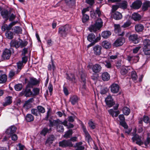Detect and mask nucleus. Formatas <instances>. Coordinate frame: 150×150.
Wrapping results in <instances>:
<instances>
[{
	"instance_id": "nucleus-1",
	"label": "nucleus",
	"mask_w": 150,
	"mask_h": 150,
	"mask_svg": "<svg viewBox=\"0 0 150 150\" xmlns=\"http://www.w3.org/2000/svg\"><path fill=\"white\" fill-rule=\"evenodd\" d=\"M102 23L101 19H98L94 25H92L89 27V30L91 32H95L102 26Z\"/></svg>"
},
{
	"instance_id": "nucleus-2",
	"label": "nucleus",
	"mask_w": 150,
	"mask_h": 150,
	"mask_svg": "<svg viewBox=\"0 0 150 150\" xmlns=\"http://www.w3.org/2000/svg\"><path fill=\"white\" fill-rule=\"evenodd\" d=\"M70 27L69 25H66L60 27L59 29L58 33L62 37H66L70 31Z\"/></svg>"
},
{
	"instance_id": "nucleus-3",
	"label": "nucleus",
	"mask_w": 150,
	"mask_h": 150,
	"mask_svg": "<svg viewBox=\"0 0 150 150\" xmlns=\"http://www.w3.org/2000/svg\"><path fill=\"white\" fill-rule=\"evenodd\" d=\"M100 39V37H97L96 38L95 35L93 33L89 34L87 36V39L89 41L91 42V43L88 46V47L93 45L99 40Z\"/></svg>"
},
{
	"instance_id": "nucleus-4",
	"label": "nucleus",
	"mask_w": 150,
	"mask_h": 150,
	"mask_svg": "<svg viewBox=\"0 0 150 150\" xmlns=\"http://www.w3.org/2000/svg\"><path fill=\"white\" fill-rule=\"evenodd\" d=\"M13 50L12 48H11L9 49H5L3 51L2 55V57L4 59H9L10 57L12 51Z\"/></svg>"
},
{
	"instance_id": "nucleus-5",
	"label": "nucleus",
	"mask_w": 150,
	"mask_h": 150,
	"mask_svg": "<svg viewBox=\"0 0 150 150\" xmlns=\"http://www.w3.org/2000/svg\"><path fill=\"white\" fill-rule=\"evenodd\" d=\"M59 146L63 147H73V144L70 141L68 140H64L60 142L59 143Z\"/></svg>"
},
{
	"instance_id": "nucleus-6",
	"label": "nucleus",
	"mask_w": 150,
	"mask_h": 150,
	"mask_svg": "<svg viewBox=\"0 0 150 150\" xmlns=\"http://www.w3.org/2000/svg\"><path fill=\"white\" fill-rule=\"evenodd\" d=\"M128 39L129 42L134 44H137L139 42V39L137 34L130 35Z\"/></svg>"
},
{
	"instance_id": "nucleus-7",
	"label": "nucleus",
	"mask_w": 150,
	"mask_h": 150,
	"mask_svg": "<svg viewBox=\"0 0 150 150\" xmlns=\"http://www.w3.org/2000/svg\"><path fill=\"white\" fill-rule=\"evenodd\" d=\"M82 128L83 131L85 134V139L87 141L88 144H89L91 142H92V139L88 132L87 130L86 129L85 127L83 125V126Z\"/></svg>"
},
{
	"instance_id": "nucleus-8",
	"label": "nucleus",
	"mask_w": 150,
	"mask_h": 150,
	"mask_svg": "<svg viewBox=\"0 0 150 150\" xmlns=\"http://www.w3.org/2000/svg\"><path fill=\"white\" fill-rule=\"evenodd\" d=\"M125 41V38L122 37L117 39L114 42V45L116 47L122 45Z\"/></svg>"
},
{
	"instance_id": "nucleus-9",
	"label": "nucleus",
	"mask_w": 150,
	"mask_h": 150,
	"mask_svg": "<svg viewBox=\"0 0 150 150\" xmlns=\"http://www.w3.org/2000/svg\"><path fill=\"white\" fill-rule=\"evenodd\" d=\"M105 101L107 105L109 107H111L115 104L111 96H108L105 99Z\"/></svg>"
},
{
	"instance_id": "nucleus-10",
	"label": "nucleus",
	"mask_w": 150,
	"mask_h": 150,
	"mask_svg": "<svg viewBox=\"0 0 150 150\" xmlns=\"http://www.w3.org/2000/svg\"><path fill=\"white\" fill-rule=\"evenodd\" d=\"M119 118L120 120V124L125 128H127L128 126L125 121V118L124 115H119Z\"/></svg>"
},
{
	"instance_id": "nucleus-11",
	"label": "nucleus",
	"mask_w": 150,
	"mask_h": 150,
	"mask_svg": "<svg viewBox=\"0 0 150 150\" xmlns=\"http://www.w3.org/2000/svg\"><path fill=\"white\" fill-rule=\"evenodd\" d=\"M16 130V127L14 126H12L6 129V134L10 135L14 134Z\"/></svg>"
},
{
	"instance_id": "nucleus-12",
	"label": "nucleus",
	"mask_w": 150,
	"mask_h": 150,
	"mask_svg": "<svg viewBox=\"0 0 150 150\" xmlns=\"http://www.w3.org/2000/svg\"><path fill=\"white\" fill-rule=\"evenodd\" d=\"M114 31L116 33H117L119 35L122 36L124 35V32H122L121 33V28L120 25L119 24H114Z\"/></svg>"
},
{
	"instance_id": "nucleus-13",
	"label": "nucleus",
	"mask_w": 150,
	"mask_h": 150,
	"mask_svg": "<svg viewBox=\"0 0 150 150\" xmlns=\"http://www.w3.org/2000/svg\"><path fill=\"white\" fill-rule=\"evenodd\" d=\"M141 137L139 136L138 135L136 134L132 138L133 142L135 141H136V143L140 145H142L144 143L141 140Z\"/></svg>"
},
{
	"instance_id": "nucleus-14",
	"label": "nucleus",
	"mask_w": 150,
	"mask_h": 150,
	"mask_svg": "<svg viewBox=\"0 0 150 150\" xmlns=\"http://www.w3.org/2000/svg\"><path fill=\"white\" fill-rule=\"evenodd\" d=\"M111 16L117 20L121 19L122 17L121 13L118 11L115 12L113 13H111Z\"/></svg>"
},
{
	"instance_id": "nucleus-15",
	"label": "nucleus",
	"mask_w": 150,
	"mask_h": 150,
	"mask_svg": "<svg viewBox=\"0 0 150 150\" xmlns=\"http://www.w3.org/2000/svg\"><path fill=\"white\" fill-rule=\"evenodd\" d=\"M27 87L24 90H23L22 93L26 97H30L33 94V93L31 91V89Z\"/></svg>"
},
{
	"instance_id": "nucleus-16",
	"label": "nucleus",
	"mask_w": 150,
	"mask_h": 150,
	"mask_svg": "<svg viewBox=\"0 0 150 150\" xmlns=\"http://www.w3.org/2000/svg\"><path fill=\"white\" fill-rule=\"evenodd\" d=\"M142 4V1L139 0L134 1L132 4V7L134 9H138L141 6Z\"/></svg>"
},
{
	"instance_id": "nucleus-17",
	"label": "nucleus",
	"mask_w": 150,
	"mask_h": 150,
	"mask_svg": "<svg viewBox=\"0 0 150 150\" xmlns=\"http://www.w3.org/2000/svg\"><path fill=\"white\" fill-rule=\"evenodd\" d=\"M49 121L50 123L49 125L50 127H53L54 126L57 127L58 125L60 124L61 123V121L58 119L53 120H49Z\"/></svg>"
},
{
	"instance_id": "nucleus-18",
	"label": "nucleus",
	"mask_w": 150,
	"mask_h": 150,
	"mask_svg": "<svg viewBox=\"0 0 150 150\" xmlns=\"http://www.w3.org/2000/svg\"><path fill=\"white\" fill-rule=\"evenodd\" d=\"M10 13L8 12L7 10H4L1 12V14L4 18L5 19L6 21L8 19L9 15Z\"/></svg>"
},
{
	"instance_id": "nucleus-19",
	"label": "nucleus",
	"mask_w": 150,
	"mask_h": 150,
	"mask_svg": "<svg viewBox=\"0 0 150 150\" xmlns=\"http://www.w3.org/2000/svg\"><path fill=\"white\" fill-rule=\"evenodd\" d=\"M102 69L101 66L98 64H96L93 65L92 67V71L95 73H98L100 72Z\"/></svg>"
},
{
	"instance_id": "nucleus-20",
	"label": "nucleus",
	"mask_w": 150,
	"mask_h": 150,
	"mask_svg": "<svg viewBox=\"0 0 150 150\" xmlns=\"http://www.w3.org/2000/svg\"><path fill=\"white\" fill-rule=\"evenodd\" d=\"M111 90L113 93H117L119 90V87L118 85L116 84H113L111 86Z\"/></svg>"
},
{
	"instance_id": "nucleus-21",
	"label": "nucleus",
	"mask_w": 150,
	"mask_h": 150,
	"mask_svg": "<svg viewBox=\"0 0 150 150\" xmlns=\"http://www.w3.org/2000/svg\"><path fill=\"white\" fill-rule=\"evenodd\" d=\"M101 46L97 45L93 47L94 54L96 55H99L101 53Z\"/></svg>"
},
{
	"instance_id": "nucleus-22",
	"label": "nucleus",
	"mask_w": 150,
	"mask_h": 150,
	"mask_svg": "<svg viewBox=\"0 0 150 150\" xmlns=\"http://www.w3.org/2000/svg\"><path fill=\"white\" fill-rule=\"evenodd\" d=\"M38 81L35 78H30L28 81L27 86L28 87H31L33 85L37 84Z\"/></svg>"
},
{
	"instance_id": "nucleus-23",
	"label": "nucleus",
	"mask_w": 150,
	"mask_h": 150,
	"mask_svg": "<svg viewBox=\"0 0 150 150\" xmlns=\"http://www.w3.org/2000/svg\"><path fill=\"white\" fill-rule=\"evenodd\" d=\"M5 101L3 104V106H6L10 105L12 102V97L10 96L6 97L5 99Z\"/></svg>"
},
{
	"instance_id": "nucleus-24",
	"label": "nucleus",
	"mask_w": 150,
	"mask_h": 150,
	"mask_svg": "<svg viewBox=\"0 0 150 150\" xmlns=\"http://www.w3.org/2000/svg\"><path fill=\"white\" fill-rule=\"evenodd\" d=\"M79 98L76 96L74 95L71 96L70 98L69 101L73 105H74L78 102Z\"/></svg>"
},
{
	"instance_id": "nucleus-25",
	"label": "nucleus",
	"mask_w": 150,
	"mask_h": 150,
	"mask_svg": "<svg viewBox=\"0 0 150 150\" xmlns=\"http://www.w3.org/2000/svg\"><path fill=\"white\" fill-rule=\"evenodd\" d=\"M19 41L14 40H12L10 43L11 47H15L16 48H18L19 47Z\"/></svg>"
},
{
	"instance_id": "nucleus-26",
	"label": "nucleus",
	"mask_w": 150,
	"mask_h": 150,
	"mask_svg": "<svg viewBox=\"0 0 150 150\" xmlns=\"http://www.w3.org/2000/svg\"><path fill=\"white\" fill-rule=\"evenodd\" d=\"M102 79L104 81H108L110 79V75L107 72H104L102 75Z\"/></svg>"
},
{
	"instance_id": "nucleus-27",
	"label": "nucleus",
	"mask_w": 150,
	"mask_h": 150,
	"mask_svg": "<svg viewBox=\"0 0 150 150\" xmlns=\"http://www.w3.org/2000/svg\"><path fill=\"white\" fill-rule=\"evenodd\" d=\"M144 28V26L141 24H137L135 25V30L138 32L142 31L143 30Z\"/></svg>"
},
{
	"instance_id": "nucleus-28",
	"label": "nucleus",
	"mask_w": 150,
	"mask_h": 150,
	"mask_svg": "<svg viewBox=\"0 0 150 150\" xmlns=\"http://www.w3.org/2000/svg\"><path fill=\"white\" fill-rule=\"evenodd\" d=\"M108 112L113 117H117L120 113L119 110L114 111L112 109L109 110H108Z\"/></svg>"
},
{
	"instance_id": "nucleus-29",
	"label": "nucleus",
	"mask_w": 150,
	"mask_h": 150,
	"mask_svg": "<svg viewBox=\"0 0 150 150\" xmlns=\"http://www.w3.org/2000/svg\"><path fill=\"white\" fill-rule=\"evenodd\" d=\"M73 131L72 129H69L65 132L63 137L66 139H68L73 134Z\"/></svg>"
},
{
	"instance_id": "nucleus-30",
	"label": "nucleus",
	"mask_w": 150,
	"mask_h": 150,
	"mask_svg": "<svg viewBox=\"0 0 150 150\" xmlns=\"http://www.w3.org/2000/svg\"><path fill=\"white\" fill-rule=\"evenodd\" d=\"M102 45L105 49L110 48L111 47V43L107 41H103L102 42Z\"/></svg>"
},
{
	"instance_id": "nucleus-31",
	"label": "nucleus",
	"mask_w": 150,
	"mask_h": 150,
	"mask_svg": "<svg viewBox=\"0 0 150 150\" xmlns=\"http://www.w3.org/2000/svg\"><path fill=\"white\" fill-rule=\"evenodd\" d=\"M132 18L135 21H138L141 19V17L138 13H134L132 15Z\"/></svg>"
},
{
	"instance_id": "nucleus-32",
	"label": "nucleus",
	"mask_w": 150,
	"mask_h": 150,
	"mask_svg": "<svg viewBox=\"0 0 150 150\" xmlns=\"http://www.w3.org/2000/svg\"><path fill=\"white\" fill-rule=\"evenodd\" d=\"M25 120L28 122H32L34 120V117L31 114H28L25 116Z\"/></svg>"
},
{
	"instance_id": "nucleus-33",
	"label": "nucleus",
	"mask_w": 150,
	"mask_h": 150,
	"mask_svg": "<svg viewBox=\"0 0 150 150\" xmlns=\"http://www.w3.org/2000/svg\"><path fill=\"white\" fill-rule=\"evenodd\" d=\"M67 79L68 80L71 81L72 82H76V79L74 78V76L73 74H70L69 75L67 74Z\"/></svg>"
},
{
	"instance_id": "nucleus-34",
	"label": "nucleus",
	"mask_w": 150,
	"mask_h": 150,
	"mask_svg": "<svg viewBox=\"0 0 150 150\" xmlns=\"http://www.w3.org/2000/svg\"><path fill=\"white\" fill-rule=\"evenodd\" d=\"M23 62L19 61L17 63L18 69L16 71V74H18L21 70L22 68H23L24 65Z\"/></svg>"
},
{
	"instance_id": "nucleus-35",
	"label": "nucleus",
	"mask_w": 150,
	"mask_h": 150,
	"mask_svg": "<svg viewBox=\"0 0 150 150\" xmlns=\"http://www.w3.org/2000/svg\"><path fill=\"white\" fill-rule=\"evenodd\" d=\"M102 37L104 38H107L111 35V33L109 31H104L102 33Z\"/></svg>"
},
{
	"instance_id": "nucleus-36",
	"label": "nucleus",
	"mask_w": 150,
	"mask_h": 150,
	"mask_svg": "<svg viewBox=\"0 0 150 150\" xmlns=\"http://www.w3.org/2000/svg\"><path fill=\"white\" fill-rule=\"evenodd\" d=\"M6 37L10 40L12 39L13 38V33L12 32L8 31L5 33Z\"/></svg>"
},
{
	"instance_id": "nucleus-37",
	"label": "nucleus",
	"mask_w": 150,
	"mask_h": 150,
	"mask_svg": "<svg viewBox=\"0 0 150 150\" xmlns=\"http://www.w3.org/2000/svg\"><path fill=\"white\" fill-rule=\"evenodd\" d=\"M54 139V137L53 135H51L48 138L46 142V144H52Z\"/></svg>"
},
{
	"instance_id": "nucleus-38",
	"label": "nucleus",
	"mask_w": 150,
	"mask_h": 150,
	"mask_svg": "<svg viewBox=\"0 0 150 150\" xmlns=\"http://www.w3.org/2000/svg\"><path fill=\"white\" fill-rule=\"evenodd\" d=\"M150 6V2L149 1H146L142 5V9L144 11L146 10Z\"/></svg>"
},
{
	"instance_id": "nucleus-39",
	"label": "nucleus",
	"mask_w": 150,
	"mask_h": 150,
	"mask_svg": "<svg viewBox=\"0 0 150 150\" xmlns=\"http://www.w3.org/2000/svg\"><path fill=\"white\" fill-rule=\"evenodd\" d=\"M19 47H20L22 48L26 46L28 43L27 41H23L20 39H19Z\"/></svg>"
},
{
	"instance_id": "nucleus-40",
	"label": "nucleus",
	"mask_w": 150,
	"mask_h": 150,
	"mask_svg": "<svg viewBox=\"0 0 150 150\" xmlns=\"http://www.w3.org/2000/svg\"><path fill=\"white\" fill-rule=\"evenodd\" d=\"M67 5L70 7H71L75 4V0H65Z\"/></svg>"
},
{
	"instance_id": "nucleus-41",
	"label": "nucleus",
	"mask_w": 150,
	"mask_h": 150,
	"mask_svg": "<svg viewBox=\"0 0 150 150\" xmlns=\"http://www.w3.org/2000/svg\"><path fill=\"white\" fill-rule=\"evenodd\" d=\"M22 29L19 26H15L14 28V32L16 34H21Z\"/></svg>"
},
{
	"instance_id": "nucleus-42",
	"label": "nucleus",
	"mask_w": 150,
	"mask_h": 150,
	"mask_svg": "<svg viewBox=\"0 0 150 150\" xmlns=\"http://www.w3.org/2000/svg\"><path fill=\"white\" fill-rule=\"evenodd\" d=\"M129 69L127 67H123L120 70V72L122 75H124L127 74Z\"/></svg>"
},
{
	"instance_id": "nucleus-43",
	"label": "nucleus",
	"mask_w": 150,
	"mask_h": 150,
	"mask_svg": "<svg viewBox=\"0 0 150 150\" xmlns=\"http://www.w3.org/2000/svg\"><path fill=\"white\" fill-rule=\"evenodd\" d=\"M143 48L150 47V40L148 39H144L143 41Z\"/></svg>"
},
{
	"instance_id": "nucleus-44",
	"label": "nucleus",
	"mask_w": 150,
	"mask_h": 150,
	"mask_svg": "<svg viewBox=\"0 0 150 150\" xmlns=\"http://www.w3.org/2000/svg\"><path fill=\"white\" fill-rule=\"evenodd\" d=\"M122 112L125 115H128L130 113V110L128 107H125L122 109Z\"/></svg>"
},
{
	"instance_id": "nucleus-45",
	"label": "nucleus",
	"mask_w": 150,
	"mask_h": 150,
	"mask_svg": "<svg viewBox=\"0 0 150 150\" xmlns=\"http://www.w3.org/2000/svg\"><path fill=\"white\" fill-rule=\"evenodd\" d=\"M11 28L10 24L8 25L6 24H5L1 27V29L3 31H4L6 30H9L11 29Z\"/></svg>"
},
{
	"instance_id": "nucleus-46",
	"label": "nucleus",
	"mask_w": 150,
	"mask_h": 150,
	"mask_svg": "<svg viewBox=\"0 0 150 150\" xmlns=\"http://www.w3.org/2000/svg\"><path fill=\"white\" fill-rule=\"evenodd\" d=\"M57 127V132H63L64 131V126L61 124L58 125Z\"/></svg>"
},
{
	"instance_id": "nucleus-47",
	"label": "nucleus",
	"mask_w": 150,
	"mask_h": 150,
	"mask_svg": "<svg viewBox=\"0 0 150 150\" xmlns=\"http://www.w3.org/2000/svg\"><path fill=\"white\" fill-rule=\"evenodd\" d=\"M7 80V76L6 75L4 74L0 77V83H5Z\"/></svg>"
},
{
	"instance_id": "nucleus-48",
	"label": "nucleus",
	"mask_w": 150,
	"mask_h": 150,
	"mask_svg": "<svg viewBox=\"0 0 150 150\" xmlns=\"http://www.w3.org/2000/svg\"><path fill=\"white\" fill-rule=\"evenodd\" d=\"M143 51L146 55L150 54V47L143 48Z\"/></svg>"
},
{
	"instance_id": "nucleus-49",
	"label": "nucleus",
	"mask_w": 150,
	"mask_h": 150,
	"mask_svg": "<svg viewBox=\"0 0 150 150\" xmlns=\"http://www.w3.org/2000/svg\"><path fill=\"white\" fill-rule=\"evenodd\" d=\"M86 76L85 74L82 73L81 76V81L84 83L83 86H84L86 83Z\"/></svg>"
},
{
	"instance_id": "nucleus-50",
	"label": "nucleus",
	"mask_w": 150,
	"mask_h": 150,
	"mask_svg": "<svg viewBox=\"0 0 150 150\" xmlns=\"http://www.w3.org/2000/svg\"><path fill=\"white\" fill-rule=\"evenodd\" d=\"M131 77L134 81H135L137 80V76L136 72L134 71H132L131 72Z\"/></svg>"
},
{
	"instance_id": "nucleus-51",
	"label": "nucleus",
	"mask_w": 150,
	"mask_h": 150,
	"mask_svg": "<svg viewBox=\"0 0 150 150\" xmlns=\"http://www.w3.org/2000/svg\"><path fill=\"white\" fill-rule=\"evenodd\" d=\"M51 128L50 129H48L47 127H45L43 129L40 134H41L43 135L44 136H45L47 132H49V131L50 130Z\"/></svg>"
},
{
	"instance_id": "nucleus-52",
	"label": "nucleus",
	"mask_w": 150,
	"mask_h": 150,
	"mask_svg": "<svg viewBox=\"0 0 150 150\" xmlns=\"http://www.w3.org/2000/svg\"><path fill=\"white\" fill-rule=\"evenodd\" d=\"M22 87V85L21 84H18L14 86L15 89L17 91H21Z\"/></svg>"
},
{
	"instance_id": "nucleus-53",
	"label": "nucleus",
	"mask_w": 150,
	"mask_h": 150,
	"mask_svg": "<svg viewBox=\"0 0 150 150\" xmlns=\"http://www.w3.org/2000/svg\"><path fill=\"white\" fill-rule=\"evenodd\" d=\"M37 109L39 112V114L40 113H44L45 112V110L44 108L41 106H38L37 107Z\"/></svg>"
},
{
	"instance_id": "nucleus-54",
	"label": "nucleus",
	"mask_w": 150,
	"mask_h": 150,
	"mask_svg": "<svg viewBox=\"0 0 150 150\" xmlns=\"http://www.w3.org/2000/svg\"><path fill=\"white\" fill-rule=\"evenodd\" d=\"M83 16L82 18V22L85 23L89 19V16L86 14H83Z\"/></svg>"
},
{
	"instance_id": "nucleus-55",
	"label": "nucleus",
	"mask_w": 150,
	"mask_h": 150,
	"mask_svg": "<svg viewBox=\"0 0 150 150\" xmlns=\"http://www.w3.org/2000/svg\"><path fill=\"white\" fill-rule=\"evenodd\" d=\"M31 112L33 115L37 116L39 114V112H38V110L36 109L33 108L31 110Z\"/></svg>"
},
{
	"instance_id": "nucleus-56",
	"label": "nucleus",
	"mask_w": 150,
	"mask_h": 150,
	"mask_svg": "<svg viewBox=\"0 0 150 150\" xmlns=\"http://www.w3.org/2000/svg\"><path fill=\"white\" fill-rule=\"evenodd\" d=\"M33 93L32 95L33 96H36L38 95L39 93L40 89L38 88H34L33 89Z\"/></svg>"
},
{
	"instance_id": "nucleus-57",
	"label": "nucleus",
	"mask_w": 150,
	"mask_h": 150,
	"mask_svg": "<svg viewBox=\"0 0 150 150\" xmlns=\"http://www.w3.org/2000/svg\"><path fill=\"white\" fill-rule=\"evenodd\" d=\"M127 2L125 1H124L120 4V7L124 9H125L127 8Z\"/></svg>"
},
{
	"instance_id": "nucleus-58",
	"label": "nucleus",
	"mask_w": 150,
	"mask_h": 150,
	"mask_svg": "<svg viewBox=\"0 0 150 150\" xmlns=\"http://www.w3.org/2000/svg\"><path fill=\"white\" fill-rule=\"evenodd\" d=\"M34 99L33 98H30L25 102L24 104V106H26L29 105L31 103H32Z\"/></svg>"
},
{
	"instance_id": "nucleus-59",
	"label": "nucleus",
	"mask_w": 150,
	"mask_h": 150,
	"mask_svg": "<svg viewBox=\"0 0 150 150\" xmlns=\"http://www.w3.org/2000/svg\"><path fill=\"white\" fill-rule=\"evenodd\" d=\"M51 62L52 66V65L50 64H49L48 66V70H51L52 69L53 70H54L55 68V66L54 65L52 58L51 59Z\"/></svg>"
},
{
	"instance_id": "nucleus-60",
	"label": "nucleus",
	"mask_w": 150,
	"mask_h": 150,
	"mask_svg": "<svg viewBox=\"0 0 150 150\" xmlns=\"http://www.w3.org/2000/svg\"><path fill=\"white\" fill-rule=\"evenodd\" d=\"M89 126L91 127V129H93L95 128V125L94 123L91 121H90L88 123Z\"/></svg>"
},
{
	"instance_id": "nucleus-61",
	"label": "nucleus",
	"mask_w": 150,
	"mask_h": 150,
	"mask_svg": "<svg viewBox=\"0 0 150 150\" xmlns=\"http://www.w3.org/2000/svg\"><path fill=\"white\" fill-rule=\"evenodd\" d=\"M119 6L117 5H114L112 6V13H115V11L119 8Z\"/></svg>"
},
{
	"instance_id": "nucleus-62",
	"label": "nucleus",
	"mask_w": 150,
	"mask_h": 150,
	"mask_svg": "<svg viewBox=\"0 0 150 150\" xmlns=\"http://www.w3.org/2000/svg\"><path fill=\"white\" fill-rule=\"evenodd\" d=\"M16 74V71L15 72V71H14L13 69L11 70L10 71L9 74V77L10 78L13 77Z\"/></svg>"
},
{
	"instance_id": "nucleus-63",
	"label": "nucleus",
	"mask_w": 150,
	"mask_h": 150,
	"mask_svg": "<svg viewBox=\"0 0 150 150\" xmlns=\"http://www.w3.org/2000/svg\"><path fill=\"white\" fill-rule=\"evenodd\" d=\"M131 24V22L130 21H127L122 26V27L123 28H126L129 26Z\"/></svg>"
},
{
	"instance_id": "nucleus-64",
	"label": "nucleus",
	"mask_w": 150,
	"mask_h": 150,
	"mask_svg": "<svg viewBox=\"0 0 150 150\" xmlns=\"http://www.w3.org/2000/svg\"><path fill=\"white\" fill-rule=\"evenodd\" d=\"M104 64L106 67L108 68H111L112 67L110 63L108 61H105Z\"/></svg>"
}]
</instances>
